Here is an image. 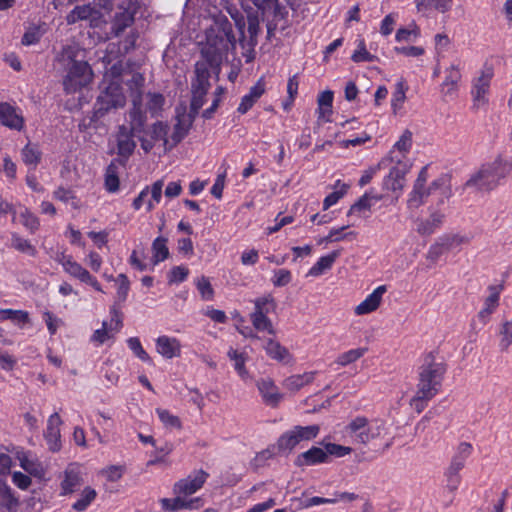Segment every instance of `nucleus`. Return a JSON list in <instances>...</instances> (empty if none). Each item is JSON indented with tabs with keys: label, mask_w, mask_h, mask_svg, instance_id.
<instances>
[{
	"label": "nucleus",
	"mask_w": 512,
	"mask_h": 512,
	"mask_svg": "<svg viewBox=\"0 0 512 512\" xmlns=\"http://www.w3.org/2000/svg\"><path fill=\"white\" fill-rule=\"evenodd\" d=\"M189 274L188 268L184 266H175L171 269L168 275L169 283H181Z\"/></svg>",
	"instance_id": "774afa93"
},
{
	"label": "nucleus",
	"mask_w": 512,
	"mask_h": 512,
	"mask_svg": "<svg viewBox=\"0 0 512 512\" xmlns=\"http://www.w3.org/2000/svg\"><path fill=\"white\" fill-rule=\"evenodd\" d=\"M97 496L96 491L91 487H86L82 491L80 498L72 505L77 512L85 511Z\"/></svg>",
	"instance_id": "49530a36"
},
{
	"label": "nucleus",
	"mask_w": 512,
	"mask_h": 512,
	"mask_svg": "<svg viewBox=\"0 0 512 512\" xmlns=\"http://www.w3.org/2000/svg\"><path fill=\"white\" fill-rule=\"evenodd\" d=\"M512 172V162L497 158L482 167L466 182V187H474L477 190L489 191L494 189L501 179Z\"/></svg>",
	"instance_id": "20e7f679"
},
{
	"label": "nucleus",
	"mask_w": 512,
	"mask_h": 512,
	"mask_svg": "<svg viewBox=\"0 0 512 512\" xmlns=\"http://www.w3.org/2000/svg\"><path fill=\"white\" fill-rule=\"evenodd\" d=\"M19 499L14 495L11 487L0 481V510L2 512H17Z\"/></svg>",
	"instance_id": "bb28decb"
},
{
	"label": "nucleus",
	"mask_w": 512,
	"mask_h": 512,
	"mask_svg": "<svg viewBox=\"0 0 512 512\" xmlns=\"http://www.w3.org/2000/svg\"><path fill=\"white\" fill-rule=\"evenodd\" d=\"M404 176L405 172L398 167L391 168L389 174L383 179V188L393 192H401L404 187Z\"/></svg>",
	"instance_id": "7c9ffc66"
},
{
	"label": "nucleus",
	"mask_w": 512,
	"mask_h": 512,
	"mask_svg": "<svg viewBox=\"0 0 512 512\" xmlns=\"http://www.w3.org/2000/svg\"><path fill=\"white\" fill-rule=\"evenodd\" d=\"M53 198L63 203L70 204L74 209H79L81 207L80 200L76 196L75 192L62 186L58 187L53 192Z\"/></svg>",
	"instance_id": "4c0bfd02"
},
{
	"label": "nucleus",
	"mask_w": 512,
	"mask_h": 512,
	"mask_svg": "<svg viewBox=\"0 0 512 512\" xmlns=\"http://www.w3.org/2000/svg\"><path fill=\"white\" fill-rule=\"evenodd\" d=\"M372 205H373V203L370 201L369 195L365 193L363 196H361L359 198L358 201H356L350 207V209L348 211V215L359 213V212H362V211H365V210H370Z\"/></svg>",
	"instance_id": "338daca9"
},
{
	"label": "nucleus",
	"mask_w": 512,
	"mask_h": 512,
	"mask_svg": "<svg viewBox=\"0 0 512 512\" xmlns=\"http://www.w3.org/2000/svg\"><path fill=\"white\" fill-rule=\"evenodd\" d=\"M110 322L103 321L102 328L97 329L92 335V341L103 344L106 340L118 333L122 326V312L119 307L114 304L110 309Z\"/></svg>",
	"instance_id": "6e6552de"
},
{
	"label": "nucleus",
	"mask_w": 512,
	"mask_h": 512,
	"mask_svg": "<svg viewBox=\"0 0 512 512\" xmlns=\"http://www.w3.org/2000/svg\"><path fill=\"white\" fill-rule=\"evenodd\" d=\"M127 345L133 354L141 361L150 363L151 358L148 353L142 347L141 341L138 337H130L127 339Z\"/></svg>",
	"instance_id": "864d4df0"
},
{
	"label": "nucleus",
	"mask_w": 512,
	"mask_h": 512,
	"mask_svg": "<svg viewBox=\"0 0 512 512\" xmlns=\"http://www.w3.org/2000/svg\"><path fill=\"white\" fill-rule=\"evenodd\" d=\"M77 52L75 47L66 46L61 53L62 60L67 61L66 75L63 79V87L67 94L81 90L93 79L90 65L86 61L77 60Z\"/></svg>",
	"instance_id": "7ed1b4c3"
},
{
	"label": "nucleus",
	"mask_w": 512,
	"mask_h": 512,
	"mask_svg": "<svg viewBox=\"0 0 512 512\" xmlns=\"http://www.w3.org/2000/svg\"><path fill=\"white\" fill-rule=\"evenodd\" d=\"M235 43L232 24L226 17L219 18L207 31L206 45L202 48L203 60L195 64V78L192 80L191 90H209V69L218 76L223 59L230 47H235Z\"/></svg>",
	"instance_id": "f257e3e1"
},
{
	"label": "nucleus",
	"mask_w": 512,
	"mask_h": 512,
	"mask_svg": "<svg viewBox=\"0 0 512 512\" xmlns=\"http://www.w3.org/2000/svg\"><path fill=\"white\" fill-rule=\"evenodd\" d=\"M468 242V237L461 236L459 234L443 235L439 237L433 245H431V251L439 247H444L445 250H452Z\"/></svg>",
	"instance_id": "473e14b6"
},
{
	"label": "nucleus",
	"mask_w": 512,
	"mask_h": 512,
	"mask_svg": "<svg viewBox=\"0 0 512 512\" xmlns=\"http://www.w3.org/2000/svg\"><path fill=\"white\" fill-rule=\"evenodd\" d=\"M11 246L15 250L21 253H25L29 256L35 257L37 255V249L35 246H33L28 239L21 237L17 233L11 234Z\"/></svg>",
	"instance_id": "58836bf2"
},
{
	"label": "nucleus",
	"mask_w": 512,
	"mask_h": 512,
	"mask_svg": "<svg viewBox=\"0 0 512 512\" xmlns=\"http://www.w3.org/2000/svg\"><path fill=\"white\" fill-rule=\"evenodd\" d=\"M124 72V65L121 60L114 63L104 74L103 81H122L121 76Z\"/></svg>",
	"instance_id": "680f3d73"
},
{
	"label": "nucleus",
	"mask_w": 512,
	"mask_h": 512,
	"mask_svg": "<svg viewBox=\"0 0 512 512\" xmlns=\"http://www.w3.org/2000/svg\"><path fill=\"white\" fill-rule=\"evenodd\" d=\"M504 289L503 284L490 285L488 287L489 295L485 298L482 309L478 312V320L485 325L491 314H493L499 306L500 295Z\"/></svg>",
	"instance_id": "9d476101"
},
{
	"label": "nucleus",
	"mask_w": 512,
	"mask_h": 512,
	"mask_svg": "<svg viewBox=\"0 0 512 512\" xmlns=\"http://www.w3.org/2000/svg\"><path fill=\"white\" fill-rule=\"evenodd\" d=\"M375 56L369 53L365 47V43L363 40L360 41L359 47L352 54L351 59L356 62H372L374 61Z\"/></svg>",
	"instance_id": "0e129e2a"
},
{
	"label": "nucleus",
	"mask_w": 512,
	"mask_h": 512,
	"mask_svg": "<svg viewBox=\"0 0 512 512\" xmlns=\"http://www.w3.org/2000/svg\"><path fill=\"white\" fill-rule=\"evenodd\" d=\"M292 280L291 272L287 269H277L273 272L271 279L275 287H284L288 285Z\"/></svg>",
	"instance_id": "052dcab7"
},
{
	"label": "nucleus",
	"mask_w": 512,
	"mask_h": 512,
	"mask_svg": "<svg viewBox=\"0 0 512 512\" xmlns=\"http://www.w3.org/2000/svg\"><path fill=\"white\" fill-rule=\"evenodd\" d=\"M156 350L166 359H172L181 355V344L175 337L166 335L156 339Z\"/></svg>",
	"instance_id": "b1692460"
},
{
	"label": "nucleus",
	"mask_w": 512,
	"mask_h": 512,
	"mask_svg": "<svg viewBox=\"0 0 512 512\" xmlns=\"http://www.w3.org/2000/svg\"><path fill=\"white\" fill-rule=\"evenodd\" d=\"M349 188V184L337 180L334 184V192L327 195L323 201V209L327 210L335 205L347 193Z\"/></svg>",
	"instance_id": "e433bc0d"
},
{
	"label": "nucleus",
	"mask_w": 512,
	"mask_h": 512,
	"mask_svg": "<svg viewBox=\"0 0 512 512\" xmlns=\"http://www.w3.org/2000/svg\"><path fill=\"white\" fill-rule=\"evenodd\" d=\"M445 216V212L441 209H431L429 217L419 221L417 232L422 236L433 234L443 225Z\"/></svg>",
	"instance_id": "412c9836"
},
{
	"label": "nucleus",
	"mask_w": 512,
	"mask_h": 512,
	"mask_svg": "<svg viewBox=\"0 0 512 512\" xmlns=\"http://www.w3.org/2000/svg\"><path fill=\"white\" fill-rule=\"evenodd\" d=\"M156 414L158 415L160 421L166 428H176L181 429V421L178 416L173 415L170 411L162 408L156 409Z\"/></svg>",
	"instance_id": "603ef678"
},
{
	"label": "nucleus",
	"mask_w": 512,
	"mask_h": 512,
	"mask_svg": "<svg viewBox=\"0 0 512 512\" xmlns=\"http://www.w3.org/2000/svg\"><path fill=\"white\" fill-rule=\"evenodd\" d=\"M152 261L156 265L169 257L167 238L157 237L152 243Z\"/></svg>",
	"instance_id": "c9c22d12"
},
{
	"label": "nucleus",
	"mask_w": 512,
	"mask_h": 512,
	"mask_svg": "<svg viewBox=\"0 0 512 512\" xmlns=\"http://www.w3.org/2000/svg\"><path fill=\"white\" fill-rule=\"evenodd\" d=\"M147 103L146 107L151 116H158L163 109L165 98L160 93H151L147 94Z\"/></svg>",
	"instance_id": "09e8293b"
},
{
	"label": "nucleus",
	"mask_w": 512,
	"mask_h": 512,
	"mask_svg": "<svg viewBox=\"0 0 512 512\" xmlns=\"http://www.w3.org/2000/svg\"><path fill=\"white\" fill-rule=\"evenodd\" d=\"M384 428V424L379 420L369 421L367 418L358 416L347 426L346 432L361 444H366L372 439L379 437Z\"/></svg>",
	"instance_id": "0eeeda50"
},
{
	"label": "nucleus",
	"mask_w": 512,
	"mask_h": 512,
	"mask_svg": "<svg viewBox=\"0 0 512 512\" xmlns=\"http://www.w3.org/2000/svg\"><path fill=\"white\" fill-rule=\"evenodd\" d=\"M129 117V129L134 131V133L142 134L145 129L146 124V113L142 108V96L138 94L137 96H133L132 99V108L128 113Z\"/></svg>",
	"instance_id": "dca6fc26"
},
{
	"label": "nucleus",
	"mask_w": 512,
	"mask_h": 512,
	"mask_svg": "<svg viewBox=\"0 0 512 512\" xmlns=\"http://www.w3.org/2000/svg\"><path fill=\"white\" fill-rule=\"evenodd\" d=\"M263 349L268 357L279 362H288L291 358L289 351L273 338L264 342Z\"/></svg>",
	"instance_id": "cd10ccee"
},
{
	"label": "nucleus",
	"mask_w": 512,
	"mask_h": 512,
	"mask_svg": "<svg viewBox=\"0 0 512 512\" xmlns=\"http://www.w3.org/2000/svg\"><path fill=\"white\" fill-rule=\"evenodd\" d=\"M339 256L340 251L335 250L330 254L320 257L318 261L309 269L308 276H321L325 271L332 268L334 262Z\"/></svg>",
	"instance_id": "c756f323"
},
{
	"label": "nucleus",
	"mask_w": 512,
	"mask_h": 512,
	"mask_svg": "<svg viewBox=\"0 0 512 512\" xmlns=\"http://www.w3.org/2000/svg\"><path fill=\"white\" fill-rule=\"evenodd\" d=\"M276 308V303L271 295L259 297L254 300V311L251 314L268 315Z\"/></svg>",
	"instance_id": "37998d69"
},
{
	"label": "nucleus",
	"mask_w": 512,
	"mask_h": 512,
	"mask_svg": "<svg viewBox=\"0 0 512 512\" xmlns=\"http://www.w3.org/2000/svg\"><path fill=\"white\" fill-rule=\"evenodd\" d=\"M125 104L126 96L123 92L122 81H102L94 107L95 116L101 118L111 110L124 107Z\"/></svg>",
	"instance_id": "39448f33"
},
{
	"label": "nucleus",
	"mask_w": 512,
	"mask_h": 512,
	"mask_svg": "<svg viewBox=\"0 0 512 512\" xmlns=\"http://www.w3.org/2000/svg\"><path fill=\"white\" fill-rule=\"evenodd\" d=\"M256 386L265 405L275 408L281 402L283 396L272 379L262 378L257 381Z\"/></svg>",
	"instance_id": "f8f14e48"
},
{
	"label": "nucleus",
	"mask_w": 512,
	"mask_h": 512,
	"mask_svg": "<svg viewBox=\"0 0 512 512\" xmlns=\"http://www.w3.org/2000/svg\"><path fill=\"white\" fill-rule=\"evenodd\" d=\"M430 195V189H426V187H413L412 191L408 195L407 206L409 209H417L419 208L425 201V199Z\"/></svg>",
	"instance_id": "79ce46f5"
},
{
	"label": "nucleus",
	"mask_w": 512,
	"mask_h": 512,
	"mask_svg": "<svg viewBox=\"0 0 512 512\" xmlns=\"http://www.w3.org/2000/svg\"><path fill=\"white\" fill-rule=\"evenodd\" d=\"M325 451L328 453V458L330 459V456H334L337 458L344 457L346 455H349L352 452V448L348 446H343L335 443H325L323 444Z\"/></svg>",
	"instance_id": "bf43d9fd"
},
{
	"label": "nucleus",
	"mask_w": 512,
	"mask_h": 512,
	"mask_svg": "<svg viewBox=\"0 0 512 512\" xmlns=\"http://www.w3.org/2000/svg\"><path fill=\"white\" fill-rule=\"evenodd\" d=\"M493 73L490 69L483 71L481 75L474 81L472 95L477 105L486 103V95L488 93Z\"/></svg>",
	"instance_id": "393cba45"
},
{
	"label": "nucleus",
	"mask_w": 512,
	"mask_h": 512,
	"mask_svg": "<svg viewBox=\"0 0 512 512\" xmlns=\"http://www.w3.org/2000/svg\"><path fill=\"white\" fill-rule=\"evenodd\" d=\"M17 459L19 460L21 468L28 474L39 479L44 478L46 474L45 468L34 454L27 451H20L17 452Z\"/></svg>",
	"instance_id": "a211bd4d"
},
{
	"label": "nucleus",
	"mask_w": 512,
	"mask_h": 512,
	"mask_svg": "<svg viewBox=\"0 0 512 512\" xmlns=\"http://www.w3.org/2000/svg\"><path fill=\"white\" fill-rule=\"evenodd\" d=\"M329 461L330 459L328 458V453L325 451V448L312 446L310 449L297 456L295 465L298 467L314 466L328 463Z\"/></svg>",
	"instance_id": "6ab92c4d"
},
{
	"label": "nucleus",
	"mask_w": 512,
	"mask_h": 512,
	"mask_svg": "<svg viewBox=\"0 0 512 512\" xmlns=\"http://www.w3.org/2000/svg\"><path fill=\"white\" fill-rule=\"evenodd\" d=\"M473 452V446L468 442H461L450 461L449 466L444 473L451 475H460V471L464 468L467 459Z\"/></svg>",
	"instance_id": "f3484780"
},
{
	"label": "nucleus",
	"mask_w": 512,
	"mask_h": 512,
	"mask_svg": "<svg viewBox=\"0 0 512 512\" xmlns=\"http://www.w3.org/2000/svg\"><path fill=\"white\" fill-rule=\"evenodd\" d=\"M11 320L16 324H25L29 321V314L23 310L0 309V321Z\"/></svg>",
	"instance_id": "de8ad7c7"
},
{
	"label": "nucleus",
	"mask_w": 512,
	"mask_h": 512,
	"mask_svg": "<svg viewBox=\"0 0 512 512\" xmlns=\"http://www.w3.org/2000/svg\"><path fill=\"white\" fill-rule=\"evenodd\" d=\"M317 104L318 119L329 121V116L332 114L333 92L330 90L321 92Z\"/></svg>",
	"instance_id": "72a5a7b5"
},
{
	"label": "nucleus",
	"mask_w": 512,
	"mask_h": 512,
	"mask_svg": "<svg viewBox=\"0 0 512 512\" xmlns=\"http://www.w3.org/2000/svg\"><path fill=\"white\" fill-rule=\"evenodd\" d=\"M115 281L118 283L117 293H116V301L118 303H123L126 301L128 297V293L130 290V281L125 274H119Z\"/></svg>",
	"instance_id": "5fc2aeb1"
},
{
	"label": "nucleus",
	"mask_w": 512,
	"mask_h": 512,
	"mask_svg": "<svg viewBox=\"0 0 512 512\" xmlns=\"http://www.w3.org/2000/svg\"><path fill=\"white\" fill-rule=\"evenodd\" d=\"M227 356L233 362V367L239 377L244 381L249 380L251 376L245 366L248 360L247 354L230 347Z\"/></svg>",
	"instance_id": "c85d7f7f"
},
{
	"label": "nucleus",
	"mask_w": 512,
	"mask_h": 512,
	"mask_svg": "<svg viewBox=\"0 0 512 512\" xmlns=\"http://www.w3.org/2000/svg\"><path fill=\"white\" fill-rule=\"evenodd\" d=\"M160 502L164 510L177 511L183 508H198L201 500L199 498H195L193 500L186 501L185 499L181 498V495H177V497L173 499L163 498L160 500Z\"/></svg>",
	"instance_id": "2f4dec72"
},
{
	"label": "nucleus",
	"mask_w": 512,
	"mask_h": 512,
	"mask_svg": "<svg viewBox=\"0 0 512 512\" xmlns=\"http://www.w3.org/2000/svg\"><path fill=\"white\" fill-rule=\"evenodd\" d=\"M163 185V180H158L149 188L151 198L147 201V211L153 210L155 205L161 201Z\"/></svg>",
	"instance_id": "6e6d98bb"
},
{
	"label": "nucleus",
	"mask_w": 512,
	"mask_h": 512,
	"mask_svg": "<svg viewBox=\"0 0 512 512\" xmlns=\"http://www.w3.org/2000/svg\"><path fill=\"white\" fill-rule=\"evenodd\" d=\"M208 476V473L204 470L194 471L186 478L176 482L173 491L176 495H191L203 486Z\"/></svg>",
	"instance_id": "1a4fd4ad"
},
{
	"label": "nucleus",
	"mask_w": 512,
	"mask_h": 512,
	"mask_svg": "<svg viewBox=\"0 0 512 512\" xmlns=\"http://www.w3.org/2000/svg\"><path fill=\"white\" fill-rule=\"evenodd\" d=\"M22 159L26 165L36 167L41 160V151L36 144L28 143L21 151Z\"/></svg>",
	"instance_id": "a18cd8bd"
},
{
	"label": "nucleus",
	"mask_w": 512,
	"mask_h": 512,
	"mask_svg": "<svg viewBox=\"0 0 512 512\" xmlns=\"http://www.w3.org/2000/svg\"><path fill=\"white\" fill-rule=\"evenodd\" d=\"M412 146V133L409 130H405L400 136L399 140L394 144V149L399 152L406 154L409 152Z\"/></svg>",
	"instance_id": "69168bd1"
},
{
	"label": "nucleus",
	"mask_w": 512,
	"mask_h": 512,
	"mask_svg": "<svg viewBox=\"0 0 512 512\" xmlns=\"http://www.w3.org/2000/svg\"><path fill=\"white\" fill-rule=\"evenodd\" d=\"M66 274L79 280L82 283L92 286L96 291L103 292L102 287L96 277H94L85 267L74 258L63 269Z\"/></svg>",
	"instance_id": "ddd939ff"
},
{
	"label": "nucleus",
	"mask_w": 512,
	"mask_h": 512,
	"mask_svg": "<svg viewBox=\"0 0 512 512\" xmlns=\"http://www.w3.org/2000/svg\"><path fill=\"white\" fill-rule=\"evenodd\" d=\"M460 79L461 73L458 66L451 65L446 69V76L441 84V93L445 99H453L456 96Z\"/></svg>",
	"instance_id": "5701e85b"
},
{
	"label": "nucleus",
	"mask_w": 512,
	"mask_h": 512,
	"mask_svg": "<svg viewBox=\"0 0 512 512\" xmlns=\"http://www.w3.org/2000/svg\"><path fill=\"white\" fill-rule=\"evenodd\" d=\"M265 92V83L262 79H259L255 85H253L249 92L245 94L237 108L240 114L247 113L253 105L261 98Z\"/></svg>",
	"instance_id": "a878e982"
},
{
	"label": "nucleus",
	"mask_w": 512,
	"mask_h": 512,
	"mask_svg": "<svg viewBox=\"0 0 512 512\" xmlns=\"http://www.w3.org/2000/svg\"><path fill=\"white\" fill-rule=\"evenodd\" d=\"M446 373V365L436 362L429 354L424 358L419 368V380L415 395L410 400V406L419 414L441 389L442 380Z\"/></svg>",
	"instance_id": "f03ea898"
},
{
	"label": "nucleus",
	"mask_w": 512,
	"mask_h": 512,
	"mask_svg": "<svg viewBox=\"0 0 512 512\" xmlns=\"http://www.w3.org/2000/svg\"><path fill=\"white\" fill-rule=\"evenodd\" d=\"M61 423L62 420L57 412L50 415L47 421V427L44 432V438L47 442L49 450L52 452H57L61 449Z\"/></svg>",
	"instance_id": "4468645a"
},
{
	"label": "nucleus",
	"mask_w": 512,
	"mask_h": 512,
	"mask_svg": "<svg viewBox=\"0 0 512 512\" xmlns=\"http://www.w3.org/2000/svg\"><path fill=\"white\" fill-rule=\"evenodd\" d=\"M250 320L255 330L265 331L270 335H275L276 331L272 321L268 318V315L262 314H250Z\"/></svg>",
	"instance_id": "a19ab883"
},
{
	"label": "nucleus",
	"mask_w": 512,
	"mask_h": 512,
	"mask_svg": "<svg viewBox=\"0 0 512 512\" xmlns=\"http://www.w3.org/2000/svg\"><path fill=\"white\" fill-rule=\"evenodd\" d=\"M316 372H305L303 374L292 375L285 379L284 386L291 391H298L305 385L312 383Z\"/></svg>",
	"instance_id": "f704fd0d"
},
{
	"label": "nucleus",
	"mask_w": 512,
	"mask_h": 512,
	"mask_svg": "<svg viewBox=\"0 0 512 512\" xmlns=\"http://www.w3.org/2000/svg\"><path fill=\"white\" fill-rule=\"evenodd\" d=\"M405 99H406L405 88L402 83H398L397 88H396L395 92L393 93V96L391 99V107L395 114L402 107Z\"/></svg>",
	"instance_id": "e2e57ef3"
},
{
	"label": "nucleus",
	"mask_w": 512,
	"mask_h": 512,
	"mask_svg": "<svg viewBox=\"0 0 512 512\" xmlns=\"http://www.w3.org/2000/svg\"><path fill=\"white\" fill-rule=\"evenodd\" d=\"M140 136V133H134L125 125H120L116 134L118 154L122 157L128 158L135 150L136 143L134 137Z\"/></svg>",
	"instance_id": "2eb2a0df"
},
{
	"label": "nucleus",
	"mask_w": 512,
	"mask_h": 512,
	"mask_svg": "<svg viewBox=\"0 0 512 512\" xmlns=\"http://www.w3.org/2000/svg\"><path fill=\"white\" fill-rule=\"evenodd\" d=\"M319 433L320 426L318 424L294 426L278 438L277 449L282 453H290L298 444L315 439Z\"/></svg>",
	"instance_id": "423d86ee"
},
{
	"label": "nucleus",
	"mask_w": 512,
	"mask_h": 512,
	"mask_svg": "<svg viewBox=\"0 0 512 512\" xmlns=\"http://www.w3.org/2000/svg\"><path fill=\"white\" fill-rule=\"evenodd\" d=\"M82 484L80 468L76 464H70L64 471L61 482V495L75 492Z\"/></svg>",
	"instance_id": "4be33fe9"
},
{
	"label": "nucleus",
	"mask_w": 512,
	"mask_h": 512,
	"mask_svg": "<svg viewBox=\"0 0 512 512\" xmlns=\"http://www.w3.org/2000/svg\"><path fill=\"white\" fill-rule=\"evenodd\" d=\"M367 351V348H356L340 354L336 363L340 366H347L360 359Z\"/></svg>",
	"instance_id": "8fccbe9b"
},
{
	"label": "nucleus",
	"mask_w": 512,
	"mask_h": 512,
	"mask_svg": "<svg viewBox=\"0 0 512 512\" xmlns=\"http://www.w3.org/2000/svg\"><path fill=\"white\" fill-rule=\"evenodd\" d=\"M24 118L17 109L7 102H0V125L11 130L21 131L24 128Z\"/></svg>",
	"instance_id": "9b49d317"
},
{
	"label": "nucleus",
	"mask_w": 512,
	"mask_h": 512,
	"mask_svg": "<svg viewBox=\"0 0 512 512\" xmlns=\"http://www.w3.org/2000/svg\"><path fill=\"white\" fill-rule=\"evenodd\" d=\"M386 291L387 288L385 285L378 286L360 304L355 307V314L358 316L366 315L377 310Z\"/></svg>",
	"instance_id": "aec40b11"
},
{
	"label": "nucleus",
	"mask_w": 512,
	"mask_h": 512,
	"mask_svg": "<svg viewBox=\"0 0 512 512\" xmlns=\"http://www.w3.org/2000/svg\"><path fill=\"white\" fill-rule=\"evenodd\" d=\"M196 287L203 300H211L213 298L214 290L207 277L201 276L198 278L196 281Z\"/></svg>",
	"instance_id": "13d9d810"
},
{
	"label": "nucleus",
	"mask_w": 512,
	"mask_h": 512,
	"mask_svg": "<svg viewBox=\"0 0 512 512\" xmlns=\"http://www.w3.org/2000/svg\"><path fill=\"white\" fill-rule=\"evenodd\" d=\"M43 35L39 26L29 27L22 37V44L30 46L38 43Z\"/></svg>",
	"instance_id": "4d7b16f0"
},
{
	"label": "nucleus",
	"mask_w": 512,
	"mask_h": 512,
	"mask_svg": "<svg viewBox=\"0 0 512 512\" xmlns=\"http://www.w3.org/2000/svg\"><path fill=\"white\" fill-rule=\"evenodd\" d=\"M22 225L31 233L34 234L40 227L39 218L32 213L29 209L25 208L20 213Z\"/></svg>",
	"instance_id": "3c124183"
},
{
	"label": "nucleus",
	"mask_w": 512,
	"mask_h": 512,
	"mask_svg": "<svg viewBox=\"0 0 512 512\" xmlns=\"http://www.w3.org/2000/svg\"><path fill=\"white\" fill-rule=\"evenodd\" d=\"M118 167L114 162H111L105 171V188L110 193H115L119 189Z\"/></svg>",
	"instance_id": "ea45409f"
},
{
	"label": "nucleus",
	"mask_w": 512,
	"mask_h": 512,
	"mask_svg": "<svg viewBox=\"0 0 512 512\" xmlns=\"http://www.w3.org/2000/svg\"><path fill=\"white\" fill-rule=\"evenodd\" d=\"M94 12V8L91 5L76 6L66 16L68 24H74L79 20L89 19Z\"/></svg>",
	"instance_id": "c03bdc74"
}]
</instances>
